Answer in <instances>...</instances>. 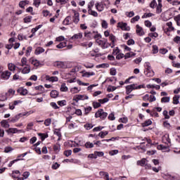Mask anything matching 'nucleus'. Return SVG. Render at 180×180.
<instances>
[{
  "instance_id": "63",
  "label": "nucleus",
  "mask_w": 180,
  "mask_h": 180,
  "mask_svg": "<svg viewBox=\"0 0 180 180\" xmlns=\"http://www.w3.org/2000/svg\"><path fill=\"white\" fill-rule=\"evenodd\" d=\"M156 5H157V1H155V0H153L150 2V7L152 8V9H154Z\"/></svg>"
},
{
  "instance_id": "4",
  "label": "nucleus",
  "mask_w": 180,
  "mask_h": 180,
  "mask_svg": "<svg viewBox=\"0 0 180 180\" xmlns=\"http://www.w3.org/2000/svg\"><path fill=\"white\" fill-rule=\"evenodd\" d=\"M68 64L70 63L68 61H56L55 62V65L58 67V68H63V70H65L66 68H68Z\"/></svg>"
},
{
  "instance_id": "58",
  "label": "nucleus",
  "mask_w": 180,
  "mask_h": 180,
  "mask_svg": "<svg viewBox=\"0 0 180 180\" xmlns=\"http://www.w3.org/2000/svg\"><path fill=\"white\" fill-rule=\"evenodd\" d=\"M92 110V107L89 106L84 108V115H88Z\"/></svg>"
},
{
  "instance_id": "10",
  "label": "nucleus",
  "mask_w": 180,
  "mask_h": 180,
  "mask_svg": "<svg viewBox=\"0 0 180 180\" xmlns=\"http://www.w3.org/2000/svg\"><path fill=\"white\" fill-rule=\"evenodd\" d=\"M136 89V84H132L126 86V94L127 95H130L133 91Z\"/></svg>"
},
{
  "instance_id": "41",
  "label": "nucleus",
  "mask_w": 180,
  "mask_h": 180,
  "mask_svg": "<svg viewBox=\"0 0 180 180\" xmlns=\"http://www.w3.org/2000/svg\"><path fill=\"white\" fill-rule=\"evenodd\" d=\"M179 103V96H174L173 97V104L178 105Z\"/></svg>"
},
{
  "instance_id": "3",
  "label": "nucleus",
  "mask_w": 180,
  "mask_h": 180,
  "mask_svg": "<svg viewBox=\"0 0 180 180\" xmlns=\"http://www.w3.org/2000/svg\"><path fill=\"white\" fill-rule=\"evenodd\" d=\"M95 117L98 119V117H100V119H102V120H105L106 117H108V112H105L103 111V109H99L96 113H95Z\"/></svg>"
},
{
  "instance_id": "29",
  "label": "nucleus",
  "mask_w": 180,
  "mask_h": 180,
  "mask_svg": "<svg viewBox=\"0 0 180 180\" xmlns=\"http://www.w3.org/2000/svg\"><path fill=\"white\" fill-rule=\"evenodd\" d=\"M34 53L37 56H39V54H41V53H44V49L41 47H38L36 49Z\"/></svg>"
},
{
  "instance_id": "46",
  "label": "nucleus",
  "mask_w": 180,
  "mask_h": 180,
  "mask_svg": "<svg viewBox=\"0 0 180 180\" xmlns=\"http://www.w3.org/2000/svg\"><path fill=\"white\" fill-rule=\"evenodd\" d=\"M152 16H154V13H145L144 15L142 16V18L144 19V18H151Z\"/></svg>"
},
{
  "instance_id": "16",
  "label": "nucleus",
  "mask_w": 180,
  "mask_h": 180,
  "mask_svg": "<svg viewBox=\"0 0 180 180\" xmlns=\"http://www.w3.org/2000/svg\"><path fill=\"white\" fill-rule=\"evenodd\" d=\"M30 62L34 67H39V65H41V64L40 63V61H39L37 59H34L33 58L30 60Z\"/></svg>"
},
{
  "instance_id": "51",
  "label": "nucleus",
  "mask_w": 180,
  "mask_h": 180,
  "mask_svg": "<svg viewBox=\"0 0 180 180\" xmlns=\"http://www.w3.org/2000/svg\"><path fill=\"white\" fill-rule=\"evenodd\" d=\"M98 102H100L101 105H103V103H106L107 102H109V98H105L103 99H99Z\"/></svg>"
},
{
  "instance_id": "61",
  "label": "nucleus",
  "mask_w": 180,
  "mask_h": 180,
  "mask_svg": "<svg viewBox=\"0 0 180 180\" xmlns=\"http://www.w3.org/2000/svg\"><path fill=\"white\" fill-rule=\"evenodd\" d=\"M40 4H41L40 0H34L33 4L34 5V6H36V8H39V6H40Z\"/></svg>"
},
{
  "instance_id": "53",
  "label": "nucleus",
  "mask_w": 180,
  "mask_h": 180,
  "mask_svg": "<svg viewBox=\"0 0 180 180\" xmlns=\"http://www.w3.org/2000/svg\"><path fill=\"white\" fill-rule=\"evenodd\" d=\"M174 20L177 23V26H180V14L174 17Z\"/></svg>"
},
{
  "instance_id": "9",
  "label": "nucleus",
  "mask_w": 180,
  "mask_h": 180,
  "mask_svg": "<svg viewBox=\"0 0 180 180\" xmlns=\"http://www.w3.org/2000/svg\"><path fill=\"white\" fill-rule=\"evenodd\" d=\"M118 27H120L122 30H124L125 32L130 31V27L127 26V23L126 22H118Z\"/></svg>"
},
{
  "instance_id": "24",
  "label": "nucleus",
  "mask_w": 180,
  "mask_h": 180,
  "mask_svg": "<svg viewBox=\"0 0 180 180\" xmlns=\"http://www.w3.org/2000/svg\"><path fill=\"white\" fill-rule=\"evenodd\" d=\"M18 94L21 95H27V89H24L23 87H20V89H18Z\"/></svg>"
},
{
  "instance_id": "52",
  "label": "nucleus",
  "mask_w": 180,
  "mask_h": 180,
  "mask_svg": "<svg viewBox=\"0 0 180 180\" xmlns=\"http://www.w3.org/2000/svg\"><path fill=\"white\" fill-rule=\"evenodd\" d=\"M27 59L26 58H22L21 59V67H25V65H27Z\"/></svg>"
},
{
  "instance_id": "40",
  "label": "nucleus",
  "mask_w": 180,
  "mask_h": 180,
  "mask_svg": "<svg viewBox=\"0 0 180 180\" xmlns=\"http://www.w3.org/2000/svg\"><path fill=\"white\" fill-rule=\"evenodd\" d=\"M8 67L10 71H15L16 70V65L13 63H8Z\"/></svg>"
},
{
  "instance_id": "39",
  "label": "nucleus",
  "mask_w": 180,
  "mask_h": 180,
  "mask_svg": "<svg viewBox=\"0 0 180 180\" xmlns=\"http://www.w3.org/2000/svg\"><path fill=\"white\" fill-rule=\"evenodd\" d=\"M22 160H23V159H15L8 163V167L11 168V167H12V165H13L15 162H18V161H22Z\"/></svg>"
},
{
  "instance_id": "32",
  "label": "nucleus",
  "mask_w": 180,
  "mask_h": 180,
  "mask_svg": "<svg viewBox=\"0 0 180 180\" xmlns=\"http://www.w3.org/2000/svg\"><path fill=\"white\" fill-rule=\"evenodd\" d=\"M89 15H91L92 16H94V18H98V13L95 11H93L92 9L88 10Z\"/></svg>"
},
{
  "instance_id": "59",
  "label": "nucleus",
  "mask_w": 180,
  "mask_h": 180,
  "mask_svg": "<svg viewBox=\"0 0 180 180\" xmlns=\"http://www.w3.org/2000/svg\"><path fill=\"white\" fill-rule=\"evenodd\" d=\"M26 4H27V1H20L19 3L20 8H25V6H26Z\"/></svg>"
},
{
  "instance_id": "8",
  "label": "nucleus",
  "mask_w": 180,
  "mask_h": 180,
  "mask_svg": "<svg viewBox=\"0 0 180 180\" xmlns=\"http://www.w3.org/2000/svg\"><path fill=\"white\" fill-rule=\"evenodd\" d=\"M11 75H12V72H9L8 70H5L4 72H1V78L4 81H7V79H9V78H11Z\"/></svg>"
},
{
  "instance_id": "54",
  "label": "nucleus",
  "mask_w": 180,
  "mask_h": 180,
  "mask_svg": "<svg viewBox=\"0 0 180 180\" xmlns=\"http://www.w3.org/2000/svg\"><path fill=\"white\" fill-rule=\"evenodd\" d=\"M101 26L103 29H108V22L105 20H102Z\"/></svg>"
},
{
  "instance_id": "47",
  "label": "nucleus",
  "mask_w": 180,
  "mask_h": 180,
  "mask_svg": "<svg viewBox=\"0 0 180 180\" xmlns=\"http://www.w3.org/2000/svg\"><path fill=\"white\" fill-rule=\"evenodd\" d=\"M60 144L58 143H57L53 146V150L56 153L60 152Z\"/></svg>"
},
{
  "instance_id": "49",
  "label": "nucleus",
  "mask_w": 180,
  "mask_h": 180,
  "mask_svg": "<svg viewBox=\"0 0 180 180\" xmlns=\"http://www.w3.org/2000/svg\"><path fill=\"white\" fill-rule=\"evenodd\" d=\"M81 89H78L77 87H73L70 89L71 94H78Z\"/></svg>"
},
{
  "instance_id": "34",
  "label": "nucleus",
  "mask_w": 180,
  "mask_h": 180,
  "mask_svg": "<svg viewBox=\"0 0 180 180\" xmlns=\"http://www.w3.org/2000/svg\"><path fill=\"white\" fill-rule=\"evenodd\" d=\"M8 99V93H4V94H2L1 96H0V101L1 102H4V101H6Z\"/></svg>"
},
{
  "instance_id": "17",
  "label": "nucleus",
  "mask_w": 180,
  "mask_h": 180,
  "mask_svg": "<svg viewBox=\"0 0 180 180\" xmlns=\"http://www.w3.org/2000/svg\"><path fill=\"white\" fill-rule=\"evenodd\" d=\"M96 33H98V32L96 31H93L91 32H84V37H86L87 39H91L92 38V34H96Z\"/></svg>"
},
{
  "instance_id": "42",
  "label": "nucleus",
  "mask_w": 180,
  "mask_h": 180,
  "mask_svg": "<svg viewBox=\"0 0 180 180\" xmlns=\"http://www.w3.org/2000/svg\"><path fill=\"white\" fill-rule=\"evenodd\" d=\"M56 47L57 49H64V47H67V42H60Z\"/></svg>"
},
{
  "instance_id": "30",
  "label": "nucleus",
  "mask_w": 180,
  "mask_h": 180,
  "mask_svg": "<svg viewBox=\"0 0 180 180\" xmlns=\"http://www.w3.org/2000/svg\"><path fill=\"white\" fill-rule=\"evenodd\" d=\"M73 22L76 24L78 23V22H79V13H75Z\"/></svg>"
},
{
  "instance_id": "11",
  "label": "nucleus",
  "mask_w": 180,
  "mask_h": 180,
  "mask_svg": "<svg viewBox=\"0 0 180 180\" xmlns=\"http://www.w3.org/2000/svg\"><path fill=\"white\" fill-rule=\"evenodd\" d=\"M136 34H138V36H144V30H143V27H141L140 25H136Z\"/></svg>"
},
{
  "instance_id": "14",
  "label": "nucleus",
  "mask_w": 180,
  "mask_h": 180,
  "mask_svg": "<svg viewBox=\"0 0 180 180\" xmlns=\"http://www.w3.org/2000/svg\"><path fill=\"white\" fill-rule=\"evenodd\" d=\"M105 5L103 4V1H101V3H96V8L98 12H102L103 11Z\"/></svg>"
},
{
  "instance_id": "36",
  "label": "nucleus",
  "mask_w": 180,
  "mask_h": 180,
  "mask_svg": "<svg viewBox=\"0 0 180 180\" xmlns=\"http://www.w3.org/2000/svg\"><path fill=\"white\" fill-rule=\"evenodd\" d=\"M170 100H171V98L169 96L162 97L161 98V103H168V102H169Z\"/></svg>"
},
{
  "instance_id": "57",
  "label": "nucleus",
  "mask_w": 180,
  "mask_h": 180,
  "mask_svg": "<svg viewBox=\"0 0 180 180\" xmlns=\"http://www.w3.org/2000/svg\"><path fill=\"white\" fill-rule=\"evenodd\" d=\"M92 127H94V125H92V124H84V129H86V130H91V129H92Z\"/></svg>"
},
{
  "instance_id": "5",
  "label": "nucleus",
  "mask_w": 180,
  "mask_h": 180,
  "mask_svg": "<svg viewBox=\"0 0 180 180\" xmlns=\"http://www.w3.org/2000/svg\"><path fill=\"white\" fill-rule=\"evenodd\" d=\"M144 74L146 77H154V71L151 70V66L148 63H146V70H145Z\"/></svg>"
},
{
  "instance_id": "50",
  "label": "nucleus",
  "mask_w": 180,
  "mask_h": 180,
  "mask_svg": "<svg viewBox=\"0 0 180 180\" xmlns=\"http://www.w3.org/2000/svg\"><path fill=\"white\" fill-rule=\"evenodd\" d=\"M63 154L64 155H65V157H70V155L72 154V150H65Z\"/></svg>"
},
{
  "instance_id": "28",
  "label": "nucleus",
  "mask_w": 180,
  "mask_h": 180,
  "mask_svg": "<svg viewBox=\"0 0 180 180\" xmlns=\"http://www.w3.org/2000/svg\"><path fill=\"white\" fill-rule=\"evenodd\" d=\"M99 175L101 178H103V179H105L109 176V173L106 172H100Z\"/></svg>"
},
{
  "instance_id": "27",
  "label": "nucleus",
  "mask_w": 180,
  "mask_h": 180,
  "mask_svg": "<svg viewBox=\"0 0 180 180\" xmlns=\"http://www.w3.org/2000/svg\"><path fill=\"white\" fill-rule=\"evenodd\" d=\"M50 95L51 98H58V92L57 91V90H52L50 93Z\"/></svg>"
},
{
  "instance_id": "56",
  "label": "nucleus",
  "mask_w": 180,
  "mask_h": 180,
  "mask_svg": "<svg viewBox=\"0 0 180 180\" xmlns=\"http://www.w3.org/2000/svg\"><path fill=\"white\" fill-rule=\"evenodd\" d=\"M119 153V150H112L109 152V155H116V154Z\"/></svg>"
},
{
  "instance_id": "26",
  "label": "nucleus",
  "mask_w": 180,
  "mask_h": 180,
  "mask_svg": "<svg viewBox=\"0 0 180 180\" xmlns=\"http://www.w3.org/2000/svg\"><path fill=\"white\" fill-rule=\"evenodd\" d=\"M94 153H95L94 160H96L98 157H103V155H105V153L102 151H94Z\"/></svg>"
},
{
  "instance_id": "45",
  "label": "nucleus",
  "mask_w": 180,
  "mask_h": 180,
  "mask_svg": "<svg viewBox=\"0 0 180 180\" xmlns=\"http://www.w3.org/2000/svg\"><path fill=\"white\" fill-rule=\"evenodd\" d=\"M140 20V16L136 15L131 19V23H136V22H139Z\"/></svg>"
},
{
  "instance_id": "48",
  "label": "nucleus",
  "mask_w": 180,
  "mask_h": 180,
  "mask_svg": "<svg viewBox=\"0 0 180 180\" xmlns=\"http://www.w3.org/2000/svg\"><path fill=\"white\" fill-rule=\"evenodd\" d=\"M32 22V16L29 15L24 18V23H30Z\"/></svg>"
},
{
  "instance_id": "6",
  "label": "nucleus",
  "mask_w": 180,
  "mask_h": 180,
  "mask_svg": "<svg viewBox=\"0 0 180 180\" xmlns=\"http://www.w3.org/2000/svg\"><path fill=\"white\" fill-rule=\"evenodd\" d=\"M87 99H89V97H88V96H86V95L77 94L73 97V101L77 102V103H78L79 101H85Z\"/></svg>"
},
{
  "instance_id": "23",
  "label": "nucleus",
  "mask_w": 180,
  "mask_h": 180,
  "mask_svg": "<svg viewBox=\"0 0 180 180\" xmlns=\"http://www.w3.org/2000/svg\"><path fill=\"white\" fill-rule=\"evenodd\" d=\"M137 165H140L141 167H146V165H147V160L146 158H143L141 160H138Z\"/></svg>"
},
{
  "instance_id": "35",
  "label": "nucleus",
  "mask_w": 180,
  "mask_h": 180,
  "mask_svg": "<svg viewBox=\"0 0 180 180\" xmlns=\"http://www.w3.org/2000/svg\"><path fill=\"white\" fill-rule=\"evenodd\" d=\"M68 91V87L65 85V83H63L60 86L61 92H67Z\"/></svg>"
},
{
  "instance_id": "43",
  "label": "nucleus",
  "mask_w": 180,
  "mask_h": 180,
  "mask_svg": "<svg viewBox=\"0 0 180 180\" xmlns=\"http://www.w3.org/2000/svg\"><path fill=\"white\" fill-rule=\"evenodd\" d=\"M101 102H96V101H94L93 102V107L94 109H98V108H101Z\"/></svg>"
},
{
  "instance_id": "15",
  "label": "nucleus",
  "mask_w": 180,
  "mask_h": 180,
  "mask_svg": "<svg viewBox=\"0 0 180 180\" xmlns=\"http://www.w3.org/2000/svg\"><path fill=\"white\" fill-rule=\"evenodd\" d=\"M45 78L46 81H50V82H57L58 81V77H50L46 75Z\"/></svg>"
},
{
  "instance_id": "22",
  "label": "nucleus",
  "mask_w": 180,
  "mask_h": 180,
  "mask_svg": "<svg viewBox=\"0 0 180 180\" xmlns=\"http://www.w3.org/2000/svg\"><path fill=\"white\" fill-rule=\"evenodd\" d=\"M82 77H86V78H89V77H91L92 75H95V72H85V71H82Z\"/></svg>"
},
{
  "instance_id": "20",
  "label": "nucleus",
  "mask_w": 180,
  "mask_h": 180,
  "mask_svg": "<svg viewBox=\"0 0 180 180\" xmlns=\"http://www.w3.org/2000/svg\"><path fill=\"white\" fill-rule=\"evenodd\" d=\"M1 124L2 127H4V129H8L10 127L9 120H3L1 122Z\"/></svg>"
},
{
  "instance_id": "64",
  "label": "nucleus",
  "mask_w": 180,
  "mask_h": 180,
  "mask_svg": "<svg viewBox=\"0 0 180 180\" xmlns=\"http://www.w3.org/2000/svg\"><path fill=\"white\" fill-rule=\"evenodd\" d=\"M108 134H109V131H102L98 134V136H108Z\"/></svg>"
},
{
  "instance_id": "25",
  "label": "nucleus",
  "mask_w": 180,
  "mask_h": 180,
  "mask_svg": "<svg viewBox=\"0 0 180 180\" xmlns=\"http://www.w3.org/2000/svg\"><path fill=\"white\" fill-rule=\"evenodd\" d=\"M78 39H82V32L75 34L72 37V40H77Z\"/></svg>"
},
{
  "instance_id": "12",
  "label": "nucleus",
  "mask_w": 180,
  "mask_h": 180,
  "mask_svg": "<svg viewBox=\"0 0 180 180\" xmlns=\"http://www.w3.org/2000/svg\"><path fill=\"white\" fill-rule=\"evenodd\" d=\"M101 144V141H96V142H94V143H91V142H86L85 143V147L86 148H94V145H99Z\"/></svg>"
},
{
  "instance_id": "2",
  "label": "nucleus",
  "mask_w": 180,
  "mask_h": 180,
  "mask_svg": "<svg viewBox=\"0 0 180 180\" xmlns=\"http://www.w3.org/2000/svg\"><path fill=\"white\" fill-rule=\"evenodd\" d=\"M32 113V111L27 112H22V113H19L18 115L14 116L11 119H8V122H11L12 123H16L18 120L20 119V117H22V116H26L27 115H30Z\"/></svg>"
},
{
  "instance_id": "55",
  "label": "nucleus",
  "mask_w": 180,
  "mask_h": 180,
  "mask_svg": "<svg viewBox=\"0 0 180 180\" xmlns=\"http://www.w3.org/2000/svg\"><path fill=\"white\" fill-rule=\"evenodd\" d=\"M152 51L153 54H157V53H158V46L157 45H153Z\"/></svg>"
},
{
  "instance_id": "37",
  "label": "nucleus",
  "mask_w": 180,
  "mask_h": 180,
  "mask_svg": "<svg viewBox=\"0 0 180 180\" xmlns=\"http://www.w3.org/2000/svg\"><path fill=\"white\" fill-rule=\"evenodd\" d=\"M164 179H165V180H176V179H175V176H172L171 174H165V175L164 176Z\"/></svg>"
},
{
  "instance_id": "19",
  "label": "nucleus",
  "mask_w": 180,
  "mask_h": 180,
  "mask_svg": "<svg viewBox=\"0 0 180 180\" xmlns=\"http://www.w3.org/2000/svg\"><path fill=\"white\" fill-rule=\"evenodd\" d=\"M109 39L112 41V44H110L112 49H113V47H115V43L116 41V37H115V35H113V34H110V37H109Z\"/></svg>"
},
{
  "instance_id": "13",
  "label": "nucleus",
  "mask_w": 180,
  "mask_h": 180,
  "mask_svg": "<svg viewBox=\"0 0 180 180\" xmlns=\"http://www.w3.org/2000/svg\"><path fill=\"white\" fill-rule=\"evenodd\" d=\"M162 140V143L167 144V146H171V139L169 136H163Z\"/></svg>"
},
{
  "instance_id": "18",
  "label": "nucleus",
  "mask_w": 180,
  "mask_h": 180,
  "mask_svg": "<svg viewBox=\"0 0 180 180\" xmlns=\"http://www.w3.org/2000/svg\"><path fill=\"white\" fill-rule=\"evenodd\" d=\"M21 70L22 74H29L30 72V65H26V67H25L22 70L19 69Z\"/></svg>"
},
{
  "instance_id": "62",
  "label": "nucleus",
  "mask_w": 180,
  "mask_h": 180,
  "mask_svg": "<svg viewBox=\"0 0 180 180\" xmlns=\"http://www.w3.org/2000/svg\"><path fill=\"white\" fill-rule=\"evenodd\" d=\"M173 40H174V43H176V44H180V37L179 36H176Z\"/></svg>"
},
{
  "instance_id": "38",
  "label": "nucleus",
  "mask_w": 180,
  "mask_h": 180,
  "mask_svg": "<svg viewBox=\"0 0 180 180\" xmlns=\"http://www.w3.org/2000/svg\"><path fill=\"white\" fill-rule=\"evenodd\" d=\"M162 4L161 3H158V5L157 6L156 8V13H161L162 12Z\"/></svg>"
},
{
  "instance_id": "1",
  "label": "nucleus",
  "mask_w": 180,
  "mask_h": 180,
  "mask_svg": "<svg viewBox=\"0 0 180 180\" xmlns=\"http://www.w3.org/2000/svg\"><path fill=\"white\" fill-rule=\"evenodd\" d=\"M96 42L98 46H101L102 49H108V47H110L111 46V44L108 42V39H96Z\"/></svg>"
},
{
  "instance_id": "7",
  "label": "nucleus",
  "mask_w": 180,
  "mask_h": 180,
  "mask_svg": "<svg viewBox=\"0 0 180 180\" xmlns=\"http://www.w3.org/2000/svg\"><path fill=\"white\" fill-rule=\"evenodd\" d=\"M169 147H171L170 145H158L157 146V149L158 150H160L161 151H162V153H169L170 150H169Z\"/></svg>"
},
{
  "instance_id": "44",
  "label": "nucleus",
  "mask_w": 180,
  "mask_h": 180,
  "mask_svg": "<svg viewBox=\"0 0 180 180\" xmlns=\"http://www.w3.org/2000/svg\"><path fill=\"white\" fill-rule=\"evenodd\" d=\"M41 27H43V25H39L37 26L35 28H32L31 32L32 33H33V34H34V33H36V32L39 30V29H41Z\"/></svg>"
},
{
  "instance_id": "60",
  "label": "nucleus",
  "mask_w": 180,
  "mask_h": 180,
  "mask_svg": "<svg viewBox=\"0 0 180 180\" xmlns=\"http://www.w3.org/2000/svg\"><path fill=\"white\" fill-rule=\"evenodd\" d=\"M126 16H127V18H133V16H134V11L127 12Z\"/></svg>"
},
{
  "instance_id": "31",
  "label": "nucleus",
  "mask_w": 180,
  "mask_h": 180,
  "mask_svg": "<svg viewBox=\"0 0 180 180\" xmlns=\"http://www.w3.org/2000/svg\"><path fill=\"white\" fill-rule=\"evenodd\" d=\"M8 133H11L12 134H15V133H18V131H22V130H18V129L16 128H9L7 130Z\"/></svg>"
},
{
  "instance_id": "21",
  "label": "nucleus",
  "mask_w": 180,
  "mask_h": 180,
  "mask_svg": "<svg viewBox=\"0 0 180 180\" xmlns=\"http://www.w3.org/2000/svg\"><path fill=\"white\" fill-rule=\"evenodd\" d=\"M63 25H65V26L71 25V16H67L63 21Z\"/></svg>"
},
{
  "instance_id": "33",
  "label": "nucleus",
  "mask_w": 180,
  "mask_h": 180,
  "mask_svg": "<svg viewBox=\"0 0 180 180\" xmlns=\"http://www.w3.org/2000/svg\"><path fill=\"white\" fill-rule=\"evenodd\" d=\"M151 124H153V122L150 120H148L145 121L143 123H142V127H147L148 126H150Z\"/></svg>"
}]
</instances>
